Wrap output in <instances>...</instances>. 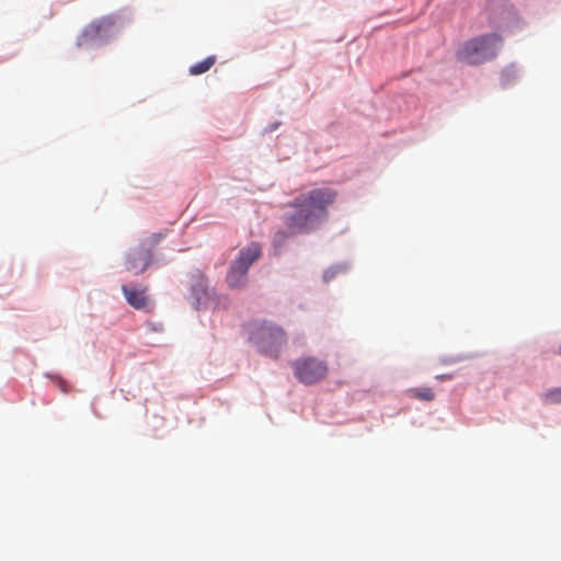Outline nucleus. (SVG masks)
<instances>
[{
  "label": "nucleus",
  "mask_w": 561,
  "mask_h": 561,
  "mask_svg": "<svg viewBox=\"0 0 561 561\" xmlns=\"http://www.w3.org/2000/svg\"><path fill=\"white\" fill-rule=\"evenodd\" d=\"M336 192L329 187H320L302 193L288 206L291 211L284 214L283 222L287 231L278 230L274 236V248L282 249L287 239L298 233H309L325 221L328 207L334 203Z\"/></svg>",
  "instance_id": "f257e3e1"
},
{
  "label": "nucleus",
  "mask_w": 561,
  "mask_h": 561,
  "mask_svg": "<svg viewBox=\"0 0 561 561\" xmlns=\"http://www.w3.org/2000/svg\"><path fill=\"white\" fill-rule=\"evenodd\" d=\"M501 47L500 35L484 34L463 42L456 51V58L462 64L478 66L494 58Z\"/></svg>",
  "instance_id": "f03ea898"
},
{
  "label": "nucleus",
  "mask_w": 561,
  "mask_h": 561,
  "mask_svg": "<svg viewBox=\"0 0 561 561\" xmlns=\"http://www.w3.org/2000/svg\"><path fill=\"white\" fill-rule=\"evenodd\" d=\"M251 340L262 354L277 358L287 343V334L277 323L264 320L254 327Z\"/></svg>",
  "instance_id": "7ed1b4c3"
},
{
  "label": "nucleus",
  "mask_w": 561,
  "mask_h": 561,
  "mask_svg": "<svg viewBox=\"0 0 561 561\" xmlns=\"http://www.w3.org/2000/svg\"><path fill=\"white\" fill-rule=\"evenodd\" d=\"M260 255L261 247L256 242H252L247 248L239 250L237 257L230 263L226 276L227 284L230 288H241L245 285L248 272Z\"/></svg>",
  "instance_id": "20e7f679"
},
{
  "label": "nucleus",
  "mask_w": 561,
  "mask_h": 561,
  "mask_svg": "<svg viewBox=\"0 0 561 561\" xmlns=\"http://www.w3.org/2000/svg\"><path fill=\"white\" fill-rule=\"evenodd\" d=\"M291 369L297 380L306 386L321 382L329 374L328 363L313 356L297 358L291 363Z\"/></svg>",
  "instance_id": "39448f33"
},
{
  "label": "nucleus",
  "mask_w": 561,
  "mask_h": 561,
  "mask_svg": "<svg viewBox=\"0 0 561 561\" xmlns=\"http://www.w3.org/2000/svg\"><path fill=\"white\" fill-rule=\"evenodd\" d=\"M116 31V19L114 16H103L88 24L78 36L77 45L85 46L90 43L106 39L114 35Z\"/></svg>",
  "instance_id": "423d86ee"
},
{
  "label": "nucleus",
  "mask_w": 561,
  "mask_h": 561,
  "mask_svg": "<svg viewBox=\"0 0 561 561\" xmlns=\"http://www.w3.org/2000/svg\"><path fill=\"white\" fill-rule=\"evenodd\" d=\"M152 252L148 248H134L126 255V271L140 275L151 265Z\"/></svg>",
  "instance_id": "0eeeda50"
},
{
  "label": "nucleus",
  "mask_w": 561,
  "mask_h": 561,
  "mask_svg": "<svg viewBox=\"0 0 561 561\" xmlns=\"http://www.w3.org/2000/svg\"><path fill=\"white\" fill-rule=\"evenodd\" d=\"M122 291L127 302L137 310H142L148 307L149 297L147 296V289H136L127 285L122 286Z\"/></svg>",
  "instance_id": "6e6552de"
},
{
  "label": "nucleus",
  "mask_w": 561,
  "mask_h": 561,
  "mask_svg": "<svg viewBox=\"0 0 561 561\" xmlns=\"http://www.w3.org/2000/svg\"><path fill=\"white\" fill-rule=\"evenodd\" d=\"M407 393L410 398L426 402H431L435 399V392L428 387L412 388L407 390Z\"/></svg>",
  "instance_id": "1a4fd4ad"
},
{
  "label": "nucleus",
  "mask_w": 561,
  "mask_h": 561,
  "mask_svg": "<svg viewBox=\"0 0 561 561\" xmlns=\"http://www.w3.org/2000/svg\"><path fill=\"white\" fill-rule=\"evenodd\" d=\"M216 62V56H208L204 60L192 65L188 69L190 75L198 76L207 72Z\"/></svg>",
  "instance_id": "9d476101"
},
{
  "label": "nucleus",
  "mask_w": 561,
  "mask_h": 561,
  "mask_svg": "<svg viewBox=\"0 0 561 561\" xmlns=\"http://www.w3.org/2000/svg\"><path fill=\"white\" fill-rule=\"evenodd\" d=\"M546 397L551 403H561V387L549 390Z\"/></svg>",
  "instance_id": "9b49d317"
},
{
  "label": "nucleus",
  "mask_w": 561,
  "mask_h": 561,
  "mask_svg": "<svg viewBox=\"0 0 561 561\" xmlns=\"http://www.w3.org/2000/svg\"><path fill=\"white\" fill-rule=\"evenodd\" d=\"M163 238L162 233H154L149 238L150 244L156 245Z\"/></svg>",
  "instance_id": "f8f14e48"
},
{
  "label": "nucleus",
  "mask_w": 561,
  "mask_h": 561,
  "mask_svg": "<svg viewBox=\"0 0 561 561\" xmlns=\"http://www.w3.org/2000/svg\"><path fill=\"white\" fill-rule=\"evenodd\" d=\"M435 379L440 380V381L450 380V379H453V375L451 374L436 375Z\"/></svg>",
  "instance_id": "ddd939ff"
},
{
  "label": "nucleus",
  "mask_w": 561,
  "mask_h": 561,
  "mask_svg": "<svg viewBox=\"0 0 561 561\" xmlns=\"http://www.w3.org/2000/svg\"><path fill=\"white\" fill-rule=\"evenodd\" d=\"M206 296V290L203 288L199 291H196L197 300L201 301L203 297Z\"/></svg>",
  "instance_id": "4468645a"
},
{
  "label": "nucleus",
  "mask_w": 561,
  "mask_h": 561,
  "mask_svg": "<svg viewBox=\"0 0 561 561\" xmlns=\"http://www.w3.org/2000/svg\"><path fill=\"white\" fill-rule=\"evenodd\" d=\"M558 354L561 355V345L559 346Z\"/></svg>",
  "instance_id": "2eb2a0df"
}]
</instances>
